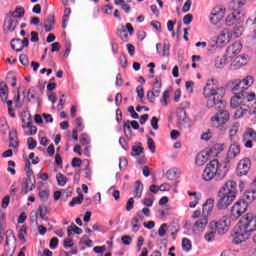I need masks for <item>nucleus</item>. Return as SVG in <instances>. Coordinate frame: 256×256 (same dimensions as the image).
<instances>
[{"label": "nucleus", "mask_w": 256, "mask_h": 256, "mask_svg": "<svg viewBox=\"0 0 256 256\" xmlns=\"http://www.w3.org/2000/svg\"><path fill=\"white\" fill-rule=\"evenodd\" d=\"M203 95L206 99V107L208 109H212V107L220 109L210 118L212 127L219 129V127L226 125L229 119H231V114L223 109L226 103L223 100L224 89L223 87H219V81L215 78L208 80L203 89Z\"/></svg>", "instance_id": "obj_1"}, {"label": "nucleus", "mask_w": 256, "mask_h": 256, "mask_svg": "<svg viewBox=\"0 0 256 256\" xmlns=\"http://www.w3.org/2000/svg\"><path fill=\"white\" fill-rule=\"evenodd\" d=\"M224 177H227V164L223 166L217 159L211 160L202 173L204 181H222Z\"/></svg>", "instance_id": "obj_2"}, {"label": "nucleus", "mask_w": 256, "mask_h": 256, "mask_svg": "<svg viewBox=\"0 0 256 256\" xmlns=\"http://www.w3.org/2000/svg\"><path fill=\"white\" fill-rule=\"evenodd\" d=\"M255 99L256 95L254 92L234 94L230 100V107H232V109H237L238 107H242V105H247V103L255 101Z\"/></svg>", "instance_id": "obj_3"}, {"label": "nucleus", "mask_w": 256, "mask_h": 256, "mask_svg": "<svg viewBox=\"0 0 256 256\" xmlns=\"http://www.w3.org/2000/svg\"><path fill=\"white\" fill-rule=\"evenodd\" d=\"M231 227L229 216L224 215L217 221L210 222V229H214L218 235H225Z\"/></svg>", "instance_id": "obj_4"}, {"label": "nucleus", "mask_w": 256, "mask_h": 256, "mask_svg": "<svg viewBox=\"0 0 256 256\" xmlns=\"http://www.w3.org/2000/svg\"><path fill=\"white\" fill-rule=\"evenodd\" d=\"M237 225H239L251 236V233H253V231H256V216L248 213L237 223Z\"/></svg>", "instance_id": "obj_5"}, {"label": "nucleus", "mask_w": 256, "mask_h": 256, "mask_svg": "<svg viewBox=\"0 0 256 256\" xmlns=\"http://www.w3.org/2000/svg\"><path fill=\"white\" fill-rule=\"evenodd\" d=\"M234 109H236L233 115L234 119H241L247 115V113H256V99L255 101L247 102V104H243Z\"/></svg>", "instance_id": "obj_6"}, {"label": "nucleus", "mask_w": 256, "mask_h": 256, "mask_svg": "<svg viewBox=\"0 0 256 256\" xmlns=\"http://www.w3.org/2000/svg\"><path fill=\"white\" fill-rule=\"evenodd\" d=\"M249 208V202L245 200H238L231 208L230 217L232 219H239L243 213L247 212V209Z\"/></svg>", "instance_id": "obj_7"}, {"label": "nucleus", "mask_w": 256, "mask_h": 256, "mask_svg": "<svg viewBox=\"0 0 256 256\" xmlns=\"http://www.w3.org/2000/svg\"><path fill=\"white\" fill-rule=\"evenodd\" d=\"M256 143V131L253 128H247L242 135V144L246 149H253Z\"/></svg>", "instance_id": "obj_8"}, {"label": "nucleus", "mask_w": 256, "mask_h": 256, "mask_svg": "<svg viewBox=\"0 0 256 256\" xmlns=\"http://www.w3.org/2000/svg\"><path fill=\"white\" fill-rule=\"evenodd\" d=\"M251 237L246 231H244L238 224L234 227V236L232 243L234 245H241V243H245L247 239Z\"/></svg>", "instance_id": "obj_9"}, {"label": "nucleus", "mask_w": 256, "mask_h": 256, "mask_svg": "<svg viewBox=\"0 0 256 256\" xmlns=\"http://www.w3.org/2000/svg\"><path fill=\"white\" fill-rule=\"evenodd\" d=\"M218 197L219 199L216 204L218 209H227V207H229V205H231V203L236 199L235 196H231L225 192L221 193V190L218 191Z\"/></svg>", "instance_id": "obj_10"}, {"label": "nucleus", "mask_w": 256, "mask_h": 256, "mask_svg": "<svg viewBox=\"0 0 256 256\" xmlns=\"http://www.w3.org/2000/svg\"><path fill=\"white\" fill-rule=\"evenodd\" d=\"M161 79L156 78L153 83L152 90L147 92V99L149 103H155V97H159L161 95Z\"/></svg>", "instance_id": "obj_11"}, {"label": "nucleus", "mask_w": 256, "mask_h": 256, "mask_svg": "<svg viewBox=\"0 0 256 256\" xmlns=\"http://www.w3.org/2000/svg\"><path fill=\"white\" fill-rule=\"evenodd\" d=\"M251 169V160L249 158L241 159L237 165L236 173L239 177H243V175H247L249 170Z\"/></svg>", "instance_id": "obj_12"}, {"label": "nucleus", "mask_w": 256, "mask_h": 256, "mask_svg": "<svg viewBox=\"0 0 256 256\" xmlns=\"http://www.w3.org/2000/svg\"><path fill=\"white\" fill-rule=\"evenodd\" d=\"M220 193H226V195L237 198V182L233 180L227 181L224 186L220 188Z\"/></svg>", "instance_id": "obj_13"}, {"label": "nucleus", "mask_w": 256, "mask_h": 256, "mask_svg": "<svg viewBox=\"0 0 256 256\" xmlns=\"http://www.w3.org/2000/svg\"><path fill=\"white\" fill-rule=\"evenodd\" d=\"M177 119L180 129H189L191 127V120L187 118V112L184 109L177 113Z\"/></svg>", "instance_id": "obj_14"}, {"label": "nucleus", "mask_w": 256, "mask_h": 256, "mask_svg": "<svg viewBox=\"0 0 256 256\" xmlns=\"http://www.w3.org/2000/svg\"><path fill=\"white\" fill-rule=\"evenodd\" d=\"M232 37L233 34L229 28H224L217 37L216 45H227L231 41Z\"/></svg>", "instance_id": "obj_15"}, {"label": "nucleus", "mask_w": 256, "mask_h": 256, "mask_svg": "<svg viewBox=\"0 0 256 256\" xmlns=\"http://www.w3.org/2000/svg\"><path fill=\"white\" fill-rule=\"evenodd\" d=\"M223 17H225V9L216 7L212 10L210 15V23H212V25H217Z\"/></svg>", "instance_id": "obj_16"}, {"label": "nucleus", "mask_w": 256, "mask_h": 256, "mask_svg": "<svg viewBox=\"0 0 256 256\" xmlns=\"http://www.w3.org/2000/svg\"><path fill=\"white\" fill-rule=\"evenodd\" d=\"M230 87H231L232 93H234V95H243V93H249V92H247L245 87H243V84L241 83V79H235V80L231 81Z\"/></svg>", "instance_id": "obj_17"}, {"label": "nucleus", "mask_w": 256, "mask_h": 256, "mask_svg": "<svg viewBox=\"0 0 256 256\" xmlns=\"http://www.w3.org/2000/svg\"><path fill=\"white\" fill-rule=\"evenodd\" d=\"M214 150L215 148L212 147L209 149V152H205V151L199 152L196 155V159H195L196 165H198V167L205 165L206 162L209 161V153H213Z\"/></svg>", "instance_id": "obj_18"}, {"label": "nucleus", "mask_w": 256, "mask_h": 256, "mask_svg": "<svg viewBox=\"0 0 256 256\" xmlns=\"http://www.w3.org/2000/svg\"><path fill=\"white\" fill-rule=\"evenodd\" d=\"M249 59L247 58V55H239L237 56L231 63V67L234 69H241L244 65H247Z\"/></svg>", "instance_id": "obj_19"}, {"label": "nucleus", "mask_w": 256, "mask_h": 256, "mask_svg": "<svg viewBox=\"0 0 256 256\" xmlns=\"http://www.w3.org/2000/svg\"><path fill=\"white\" fill-rule=\"evenodd\" d=\"M17 25H19V20L13 18V16H8L5 19L4 27L7 29V31H10V33H13V31H15Z\"/></svg>", "instance_id": "obj_20"}, {"label": "nucleus", "mask_w": 256, "mask_h": 256, "mask_svg": "<svg viewBox=\"0 0 256 256\" xmlns=\"http://www.w3.org/2000/svg\"><path fill=\"white\" fill-rule=\"evenodd\" d=\"M6 242H5V246H4V251H5V255L6 256H13V253H15V251L11 248H9V237H12V239H15V235L13 234V230H7L6 232Z\"/></svg>", "instance_id": "obj_21"}, {"label": "nucleus", "mask_w": 256, "mask_h": 256, "mask_svg": "<svg viewBox=\"0 0 256 256\" xmlns=\"http://www.w3.org/2000/svg\"><path fill=\"white\" fill-rule=\"evenodd\" d=\"M35 184H36L35 178H33V179L24 178L22 189H23L25 195H27V193L34 190Z\"/></svg>", "instance_id": "obj_22"}, {"label": "nucleus", "mask_w": 256, "mask_h": 256, "mask_svg": "<svg viewBox=\"0 0 256 256\" xmlns=\"http://www.w3.org/2000/svg\"><path fill=\"white\" fill-rule=\"evenodd\" d=\"M241 153V146L239 144H231L227 153L228 159H235Z\"/></svg>", "instance_id": "obj_23"}, {"label": "nucleus", "mask_w": 256, "mask_h": 256, "mask_svg": "<svg viewBox=\"0 0 256 256\" xmlns=\"http://www.w3.org/2000/svg\"><path fill=\"white\" fill-rule=\"evenodd\" d=\"M9 147L17 149L19 147V138H17V130L9 132Z\"/></svg>", "instance_id": "obj_24"}, {"label": "nucleus", "mask_w": 256, "mask_h": 256, "mask_svg": "<svg viewBox=\"0 0 256 256\" xmlns=\"http://www.w3.org/2000/svg\"><path fill=\"white\" fill-rule=\"evenodd\" d=\"M215 206V199L210 198L207 199L206 202L203 204L202 211L205 215H210L213 211V207Z\"/></svg>", "instance_id": "obj_25"}, {"label": "nucleus", "mask_w": 256, "mask_h": 256, "mask_svg": "<svg viewBox=\"0 0 256 256\" xmlns=\"http://www.w3.org/2000/svg\"><path fill=\"white\" fill-rule=\"evenodd\" d=\"M230 61H231V58L225 55L218 56L215 61V66L217 67V69H223V67L229 64Z\"/></svg>", "instance_id": "obj_26"}, {"label": "nucleus", "mask_w": 256, "mask_h": 256, "mask_svg": "<svg viewBox=\"0 0 256 256\" xmlns=\"http://www.w3.org/2000/svg\"><path fill=\"white\" fill-rule=\"evenodd\" d=\"M54 25H55V16L48 15L44 21V27H45L46 33H49L53 29Z\"/></svg>", "instance_id": "obj_27"}, {"label": "nucleus", "mask_w": 256, "mask_h": 256, "mask_svg": "<svg viewBox=\"0 0 256 256\" xmlns=\"http://www.w3.org/2000/svg\"><path fill=\"white\" fill-rule=\"evenodd\" d=\"M10 45L13 51H16V53H20V51L24 49V45L19 38L12 39Z\"/></svg>", "instance_id": "obj_28"}, {"label": "nucleus", "mask_w": 256, "mask_h": 256, "mask_svg": "<svg viewBox=\"0 0 256 256\" xmlns=\"http://www.w3.org/2000/svg\"><path fill=\"white\" fill-rule=\"evenodd\" d=\"M141 195H143V182L137 180L134 184V197L141 199Z\"/></svg>", "instance_id": "obj_29"}, {"label": "nucleus", "mask_w": 256, "mask_h": 256, "mask_svg": "<svg viewBox=\"0 0 256 256\" xmlns=\"http://www.w3.org/2000/svg\"><path fill=\"white\" fill-rule=\"evenodd\" d=\"M0 97L3 101H7L9 98V87L5 82H0Z\"/></svg>", "instance_id": "obj_30"}, {"label": "nucleus", "mask_w": 256, "mask_h": 256, "mask_svg": "<svg viewBox=\"0 0 256 256\" xmlns=\"http://www.w3.org/2000/svg\"><path fill=\"white\" fill-rule=\"evenodd\" d=\"M243 49V45H241V42H234L229 48V53H232L233 55H239L241 53V50Z\"/></svg>", "instance_id": "obj_31"}, {"label": "nucleus", "mask_w": 256, "mask_h": 256, "mask_svg": "<svg viewBox=\"0 0 256 256\" xmlns=\"http://www.w3.org/2000/svg\"><path fill=\"white\" fill-rule=\"evenodd\" d=\"M217 235V232L215 231L214 228H211V224L209 225V231H207L204 235V239L208 242L211 243L212 241L215 240V236Z\"/></svg>", "instance_id": "obj_32"}, {"label": "nucleus", "mask_w": 256, "mask_h": 256, "mask_svg": "<svg viewBox=\"0 0 256 256\" xmlns=\"http://www.w3.org/2000/svg\"><path fill=\"white\" fill-rule=\"evenodd\" d=\"M242 86L244 87V89L247 91L249 87H251V85H253V83H255V78H253V76L248 75L246 76L244 79L241 80Z\"/></svg>", "instance_id": "obj_33"}, {"label": "nucleus", "mask_w": 256, "mask_h": 256, "mask_svg": "<svg viewBox=\"0 0 256 256\" xmlns=\"http://www.w3.org/2000/svg\"><path fill=\"white\" fill-rule=\"evenodd\" d=\"M207 223H209V219H207V216H204L202 218H200L199 220H197L194 224V226L197 229H205V227H207Z\"/></svg>", "instance_id": "obj_34"}, {"label": "nucleus", "mask_w": 256, "mask_h": 256, "mask_svg": "<svg viewBox=\"0 0 256 256\" xmlns=\"http://www.w3.org/2000/svg\"><path fill=\"white\" fill-rule=\"evenodd\" d=\"M23 15H25V8L23 7H17L15 11L11 13V17H13L14 19H21Z\"/></svg>", "instance_id": "obj_35"}, {"label": "nucleus", "mask_w": 256, "mask_h": 256, "mask_svg": "<svg viewBox=\"0 0 256 256\" xmlns=\"http://www.w3.org/2000/svg\"><path fill=\"white\" fill-rule=\"evenodd\" d=\"M123 129L125 137L131 139V137H133V130H131V124L129 123V120L124 123Z\"/></svg>", "instance_id": "obj_36"}, {"label": "nucleus", "mask_w": 256, "mask_h": 256, "mask_svg": "<svg viewBox=\"0 0 256 256\" xmlns=\"http://www.w3.org/2000/svg\"><path fill=\"white\" fill-rule=\"evenodd\" d=\"M188 195L190 197H194V200L190 201L189 207H191V209H195V207H197L199 204V196H197V192H188Z\"/></svg>", "instance_id": "obj_37"}, {"label": "nucleus", "mask_w": 256, "mask_h": 256, "mask_svg": "<svg viewBox=\"0 0 256 256\" xmlns=\"http://www.w3.org/2000/svg\"><path fill=\"white\" fill-rule=\"evenodd\" d=\"M239 127H241V124H239V122H236L231 126V128L229 130L230 139H233V137H235V135H237V133L239 132Z\"/></svg>", "instance_id": "obj_38"}, {"label": "nucleus", "mask_w": 256, "mask_h": 256, "mask_svg": "<svg viewBox=\"0 0 256 256\" xmlns=\"http://www.w3.org/2000/svg\"><path fill=\"white\" fill-rule=\"evenodd\" d=\"M56 180L58 185H60V187H65V185H67V176L63 175L62 173H58L56 175Z\"/></svg>", "instance_id": "obj_39"}, {"label": "nucleus", "mask_w": 256, "mask_h": 256, "mask_svg": "<svg viewBox=\"0 0 256 256\" xmlns=\"http://www.w3.org/2000/svg\"><path fill=\"white\" fill-rule=\"evenodd\" d=\"M193 245L191 244V240L188 238H183L182 239V249L183 251H186V253H189L191 251Z\"/></svg>", "instance_id": "obj_40"}, {"label": "nucleus", "mask_w": 256, "mask_h": 256, "mask_svg": "<svg viewBox=\"0 0 256 256\" xmlns=\"http://www.w3.org/2000/svg\"><path fill=\"white\" fill-rule=\"evenodd\" d=\"M235 23H237V16L235 15V12H233L226 17V25L231 27L232 25H235Z\"/></svg>", "instance_id": "obj_41"}, {"label": "nucleus", "mask_w": 256, "mask_h": 256, "mask_svg": "<svg viewBox=\"0 0 256 256\" xmlns=\"http://www.w3.org/2000/svg\"><path fill=\"white\" fill-rule=\"evenodd\" d=\"M69 15H71V8H65L64 16H63V19H62L63 29L67 28V21L69 20Z\"/></svg>", "instance_id": "obj_42"}, {"label": "nucleus", "mask_w": 256, "mask_h": 256, "mask_svg": "<svg viewBox=\"0 0 256 256\" xmlns=\"http://www.w3.org/2000/svg\"><path fill=\"white\" fill-rule=\"evenodd\" d=\"M232 34V37H235V39L241 37L243 35V27L242 26H235L230 32Z\"/></svg>", "instance_id": "obj_43"}, {"label": "nucleus", "mask_w": 256, "mask_h": 256, "mask_svg": "<svg viewBox=\"0 0 256 256\" xmlns=\"http://www.w3.org/2000/svg\"><path fill=\"white\" fill-rule=\"evenodd\" d=\"M81 203H83V194L74 197L69 203V207H75V205H81Z\"/></svg>", "instance_id": "obj_44"}, {"label": "nucleus", "mask_w": 256, "mask_h": 256, "mask_svg": "<svg viewBox=\"0 0 256 256\" xmlns=\"http://www.w3.org/2000/svg\"><path fill=\"white\" fill-rule=\"evenodd\" d=\"M7 228L6 215L5 212L0 213V231H5Z\"/></svg>", "instance_id": "obj_45"}, {"label": "nucleus", "mask_w": 256, "mask_h": 256, "mask_svg": "<svg viewBox=\"0 0 256 256\" xmlns=\"http://www.w3.org/2000/svg\"><path fill=\"white\" fill-rule=\"evenodd\" d=\"M22 129H27V127H31V124L33 123V118L31 116H25L22 119Z\"/></svg>", "instance_id": "obj_46"}, {"label": "nucleus", "mask_w": 256, "mask_h": 256, "mask_svg": "<svg viewBox=\"0 0 256 256\" xmlns=\"http://www.w3.org/2000/svg\"><path fill=\"white\" fill-rule=\"evenodd\" d=\"M166 177H167L168 181H173L177 177V169H175V168L169 169L166 172Z\"/></svg>", "instance_id": "obj_47"}, {"label": "nucleus", "mask_w": 256, "mask_h": 256, "mask_svg": "<svg viewBox=\"0 0 256 256\" xmlns=\"http://www.w3.org/2000/svg\"><path fill=\"white\" fill-rule=\"evenodd\" d=\"M38 213L40 215V219H45V216L49 213V210L47 209V206H39Z\"/></svg>", "instance_id": "obj_48"}, {"label": "nucleus", "mask_w": 256, "mask_h": 256, "mask_svg": "<svg viewBox=\"0 0 256 256\" xmlns=\"http://www.w3.org/2000/svg\"><path fill=\"white\" fill-rule=\"evenodd\" d=\"M25 235H27V227L22 226L18 231V239H20V241H25Z\"/></svg>", "instance_id": "obj_49"}, {"label": "nucleus", "mask_w": 256, "mask_h": 256, "mask_svg": "<svg viewBox=\"0 0 256 256\" xmlns=\"http://www.w3.org/2000/svg\"><path fill=\"white\" fill-rule=\"evenodd\" d=\"M169 99V90H165L163 92L162 98L160 99V103L163 107H167V100Z\"/></svg>", "instance_id": "obj_50"}, {"label": "nucleus", "mask_w": 256, "mask_h": 256, "mask_svg": "<svg viewBox=\"0 0 256 256\" xmlns=\"http://www.w3.org/2000/svg\"><path fill=\"white\" fill-rule=\"evenodd\" d=\"M27 145H28V149L33 151V149H35L37 147V141L35 139H33V137H29L27 139Z\"/></svg>", "instance_id": "obj_51"}, {"label": "nucleus", "mask_w": 256, "mask_h": 256, "mask_svg": "<svg viewBox=\"0 0 256 256\" xmlns=\"http://www.w3.org/2000/svg\"><path fill=\"white\" fill-rule=\"evenodd\" d=\"M141 153H143V147H141V146H133L132 147V152H131L132 156H139V155H141Z\"/></svg>", "instance_id": "obj_52"}, {"label": "nucleus", "mask_w": 256, "mask_h": 256, "mask_svg": "<svg viewBox=\"0 0 256 256\" xmlns=\"http://www.w3.org/2000/svg\"><path fill=\"white\" fill-rule=\"evenodd\" d=\"M27 129L29 130L25 132V135H37V126H33V122L27 126Z\"/></svg>", "instance_id": "obj_53"}, {"label": "nucleus", "mask_w": 256, "mask_h": 256, "mask_svg": "<svg viewBox=\"0 0 256 256\" xmlns=\"http://www.w3.org/2000/svg\"><path fill=\"white\" fill-rule=\"evenodd\" d=\"M127 165H129V161L127 160V158H125V157L120 158V160H119V168L121 170L127 169Z\"/></svg>", "instance_id": "obj_54"}, {"label": "nucleus", "mask_w": 256, "mask_h": 256, "mask_svg": "<svg viewBox=\"0 0 256 256\" xmlns=\"http://www.w3.org/2000/svg\"><path fill=\"white\" fill-rule=\"evenodd\" d=\"M119 37L122 41L127 43L128 39H129V34H127V30H125V29L120 30Z\"/></svg>", "instance_id": "obj_55"}, {"label": "nucleus", "mask_w": 256, "mask_h": 256, "mask_svg": "<svg viewBox=\"0 0 256 256\" xmlns=\"http://www.w3.org/2000/svg\"><path fill=\"white\" fill-rule=\"evenodd\" d=\"M39 197H40L41 201H48L49 200V191L41 190L39 192Z\"/></svg>", "instance_id": "obj_56"}, {"label": "nucleus", "mask_w": 256, "mask_h": 256, "mask_svg": "<svg viewBox=\"0 0 256 256\" xmlns=\"http://www.w3.org/2000/svg\"><path fill=\"white\" fill-rule=\"evenodd\" d=\"M94 253L97 255H103L105 251H107V248L105 246H96L93 248Z\"/></svg>", "instance_id": "obj_57"}, {"label": "nucleus", "mask_w": 256, "mask_h": 256, "mask_svg": "<svg viewBox=\"0 0 256 256\" xmlns=\"http://www.w3.org/2000/svg\"><path fill=\"white\" fill-rule=\"evenodd\" d=\"M147 145L148 149H150L152 153H155V141H153L151 137H147Z\"/></svg>", "instance_id": "obj_58"}, {"label": "nucleus", "mask_w": 256, "mask_h": 256, "mask_svg": "<svg viewBox=\"0 0 256 256\" xmlns=\"http://www.w3.org/2000/svg\"><path fill=\"white\" fill-rule=\"evenodd\" d=\"M245 197H246V199H248V201H255V199H256V191L253 190V191L246 192Z\"/></svg>", "instance_id": "obj_59"}, {"label": "nucleus", "mask_w": 256, "mask_h": 256, "mask_svg": "<svg viewBox=\"0 0 256 256\" xmlns=\"http://www.w3.org/2000/svg\"><path fill=\"white\" fill-rule=\"evenodd\" d=\"M58 245H59V238L53 237L50 240V244H49L50 249H57Z\"/></svg>", "instance_id": "obj_60"}, {"label": "nucleus", "mask_w": 256, "mask_h": 256, "mask_svg": "<svg viewBox=\"0 0 256 256\" xmlns=\"http://www.w3.org/2000/svg\"><path fill=\"white\" fill-rule=\"evenodd\" d=\"M19 61L22 65H24L25 67H27V65H29V58L27 57V55L25 54H21L19 57Z\"/></svg>", "instance_id": "obj_61"}, {"label": "nucleus", "mask_w": 256, "mask_h": 256, "mask_svg": "<svg viewBox=\"0 0 256 256\" xmlns=\"http://www.w3.org/2000/svg\"><path fill=\"white\" fill-rule=\"evenodd\" d=\"M165 229H167V224H162L161 226H160V228H159V230H158V235H159V237H165V235H166V233H167V230H165Z\"/></svg>", "instance_id": "obj_62"}, {"label": "nucleus", "mask_w": 256, "mask_h": 256, "mask_svg": "<svg viewBox=\"0 0 256 256\" xmlns=\"http://www.w3.org/2000/svg\"><path fill=\"white\" fill-rule=\"evenodd\" d=\"M121 241L123 245H131V242L133 241V239L129 235H124L122 236Z\"/></svg>", "instance_id": "obj_63"}, {"label": "nucleus", "mask_w": 256, "mask_h": 256, "mask_svg": "<svg viewBox=\"0 0 256 256\" xmlns=\"http://www.w3.org/2000/svg\"><path fill=\"white\" fill-rule=\"evenodd\" d=\"M81 163H82L81 159L78 158V157H75V158L72 159L71 165L74 168L75 167H81Z\"/></svg>", "instance_id": "obj_64"}]
</instances>
